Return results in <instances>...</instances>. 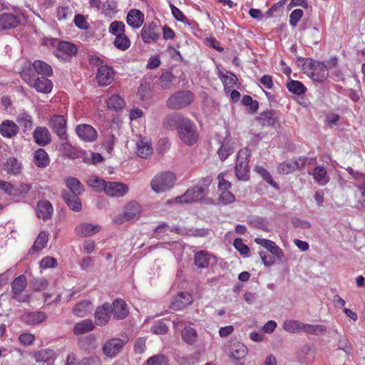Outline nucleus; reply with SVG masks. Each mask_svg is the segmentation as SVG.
Returning <instances> with one entry per match:
<instances>
[{
  "label": "nucleus",
  "instance_id": "1",
  "mask_svg": "<svg viewBox=\"0 0 365 365\" xmlns=\"http://www.w3.org/2000/svg\"><path fill=\"white\" fill-rule=\"evenodd\" d=\"M304 72L313 81L317 82L324 81L329 76L327 66L320 61L307 59L304 64Z\"/></svg>",
  "mask_w": 365,
  "mask_h": 365
},
{
  "label": "nucleus",
  "instance_id": "2",
  "mask_svg": "<svg viewBox=\"0 0 365 365\" xmlns=\"http://www.w3.org/2000/svg\"><path fill=\"white\" fill-rule=\"evenodd\" d=\"M175 180V175L173 173H160L157 174L151 180V188L156 193L164 192L173 187Z\"/></svg>",
  "mask_w": 365,
  "mask_h": 365
},
{
  "label": "nucleus",
  "instance_id": "3",
  "mask_svg": "<svg viewBox=\"0 0 365 365\" xmlns=\"http://www.w3.org/2000/svg\"><path fill=\"white\" fill-rule=\"evenodd\" d=\"M194 100V94L190 91L175 93L167 100V106L172 110H180L190 106Z\"/></svg>",
  "mask_w": 365,
  "mask_h": 365
},
{
  "label": "nucleus",
  "instance_id": "4",
  "mask_svg": "<svg viewBox=\"0 0 365 365\" xmlns=\"http://www.w3.org/2000/svg\"><path fill=\"white\" fill-rule=\"evenodd\" d=\"M179 138L185 144H195L199 137L195 124L189 118H186L178 130Z\"/></svg>",
  "mask_w": 365,
  "mask_h": 365
},
{
  "label": "nucleus",
  "instance_id": "5",
  "mask_svg": "<svg viewBox=\"0 0 365 365\" xmlns=\"http://www.w3.org/2000/svg\"><path fill=\"white\" fill-rule=\"evenodd\" d=\"M203 183V186L197 185L187 189L182 195L177 197L175 201L179 203H190L202 200L205 196V187L210 183V180L205 179Z\"/></svg>",
  "mask_w": 365,
  "mask_h": 365
},
{
  "label": "nucleus",
  "instance_id": "6",
  "mask_svg": "<svg viewBox=\"0 0 365 365\" xmlns=\"http://www.w3.org/2000/svg\"><path fill=\"white\" fill-rule=\"evenodd\" d=\"M250 155V152L247 148H242L237 153L235 175L239 180H247L248 179V161Z\"/></svg>",
  "mask_w": 365,
  "mask_h": 365
},
{
  "label": "nucleus",
  "instance_id": "7",
  "mask_svg": "<svg viewBox=\"0 0 365 365\" xmlns=\"http://www.w3.org/2000/svg\"><path fill=\"white\" fill-rule=\"evenodd\" d=\"M27 285V280L24 275H20L16 277L11 283L12 298L19 302H26L29 299V296L23 294V292Z\"/></svg>",
  "mask_w": 365,
  "mask_h": 365
},
{
  "label": "nucleus",
  "instance_id": "8",
  "mask_svg": "<svg viewBox=\"0 0 365 365\" xmlns=\"http://www.w3.org/2000/svg\"><path fill=\"white\" fill-rule=\"evenodd\" d=\"M21 76L26 82L34 87L38 92L48 93L51 91L53 83L48 78L39 77L36 79H31L25 71H23Z\"/></svg>",
  "mask_w": 365,
  "mask_h": 365
},
{
  "label": "nucleus",
  "instance_id": "9",
  "mask_svg": "<svg viewBox=\"0 0 365 365\" xmlns=\"http://www.w3.org/2000/svg\"><path fill=\"white\" fill-rule=\"evenodd\" d=\"M126 341L120 338H112L105 342L103 346V354L109 358H113L122 351Z\"/></svg>",
  "mask_w": 365,
  "mask_h": 365
},
{
  "label": "nucleus",
  "instance_id": "10",
  "mask_svg": "<svg viewBox=\"0 0 365 365\" xmlns=\"http://www.w3.org/2000/svg\"><path fill=\"white\" fill-rule=\"evenodd\" d=\"M129 190L128 185L121 182H108L104 192L110 197H122Z\"/></svg>",
  "mask_w": 365,
  "mask_h": 365
},
{
  "label": "nucleus",
  "instance_id": "11",
  "mask_svg": "<svg viewBox=\"0 0 365 365\" xmlns=\"http://www.w3.org/2000/svg\"><path fill=\"white\" fill-rule=\"evenodd\" d=\"M187 118L180 113H173L167 115L163 120L162 126L167 130H179V127Z\"/></svg>",
  "mask_w": 365,
  "mask_h": 365
},
{
  "label": "nucleus",
  "instance_id": "12",
  "mask_svg": "<svg viewBox=\"0 0 365 365\" xmlns=\"http://www.w3.org/2000/svg\"><path fill=\"white\" fill-rule=\"evenodd\" d=\"M112 312L113 307L110 303L98 307L95 312V323L98 326H105L109 322Z\"/></svg>",
  "mask_w": 365,
  "mask_h": 365
},
{
  "label": "nucleus",
  "instance_id": "13",
  "mask_svg": "<svg viewBox=\"0 0 365 365\" xmlns=\"http://www.w3.org/2000/svg\"><path fill=\"white\" fill-rule=\"evenodd\" d=\"M50 127L62 140L66 139V120L63 115H54L49 120Z\"/></svg>",
  "mask_w": 365,
  "mask_h": 365
},
{
  "label": "nucleus",
  "instance_id": "14",
  "mask_svg": "<svg viewBox=\"0 0 365 365\" xmlns=\"http://www.w3.org/2000/svg\"><path fill=\"white\" fill-rule=\"evenodd\" d=\"M115 73L113 69L107 66H100L96 74V81L101 86H106L110 84L114 79Z\"/></svg>",
  "mask_w": 365,
  "mask_h": 365
},
{
  "label": "nucleus",
  "instance_id": "15",
  "mask_svg": "<svg viewBox=\"0 0 365 365\" xmlns=\"http://www.w3.org/2000/svg\"><path fill=\"white\" fill-rule=\"evenodd\" d=\"M135 153L141 158H146L153 153V148L150 140L142 135H139L136 140Z\"/></svg>",
  "mask_w": 365,
  "mask_h": 365
},
{
  "label": "nucleus",
  "instance_id": "16",
  "mask_svg": "<svg viewBox=\"0 0 365 365\" xmlns=\"http://www.w3.org/2000/svg\"><path fill=\"white\" fill-rule=\"evenodd\" d=\"M20 24L19 16L12 13L0 14V31L10 30L16 28Z\"/></svg>",
  "mask_w": 365,
  "mask_h": 365
},
{
  "label": "nucleus",
  "instance_id": "17",
  "mask_svg": "<svg viewBox=\"0 0 365 365\" xmlns=\"http://www.w3.org/2000/svg\"><path fill=\"white\" fill-rule=\"evenodd\" d=\"M78 136L86 142H93L97 139V131L90 125H78L76 129Z\"/></svg>",
  "mask_w": 365,
  "mask_h": 365
},
{
  "label": "nucleus",
  "instance_id": "18",
  "mask_svg": "<svg viewBox=\"0 0 365 365\" xmlns=\"http://www.w3.org/2000/svg\"><path fill=\"white\" fill-rule=\"evenodd\" d=\"M159 37L158 27L153 24H145L141 29V38L144 43H150L156 42Z\"/></svg>",
  "mask_w": 365,
  "mask_h": 365
},
{
  "label": "nucleus",
  "instance_id": "19",
  "mask_svg": "<svg viewBox=\"0 0 365 365\" xmlns=\"http://www.w3.org/2000/svg\"><path fill=\"white\" fill-rule=\"evenodd\" d=\"M192 303V297L187 292H181L176 296L170 304V308L174 311L181 310Z\"/></svg>",
  "mask_w": 365,
  "mask_h": 365
},
{
  "label": "nucleus",
  "instance_id": "20",
  "mask_svg": "<svg viewBox=\"0 0 365 365\" xmlns=\"http://www.w3.org/2000/svg\"><path fill=\"white\" fill-rule=\"evenodd\" d=\"M33 138L36 144L40 146L48 145L51 140V135L46 127L38 126L33 133Z\"/></svg>",
  "mask_w": 365,
  "mask_h": 365
},
{
  "label": "nucleus",
  "instance_id": "21",
  "mask_svg": "<svg viewBox=\"0 0 365 365\" xmlns=\"http://www.w3.org/2000/svg\"><path fill=\"white\" fill-rule=\"evenodd\" d=\"M255 242L257 245H259L266 248L272 253V255H275L278 259H281L284 257L282 250L278 247L273 241L257 237L255 239Z\"/></svg>",
  "mask_w": 365,
  "mask_h": 365
},
{
  "label": "nucleus",
  "instance_id": "22",
  "mask_svg": "<svg viewBox=\"0 0 365 365\" xmlns=\"http://www.w3.org/2000/svg\"><path fill=\"white\" fill-rule=\"evenodd\" d=\"M101 229L98 225L84 222L76 227V232L78 235L88 237L99 232Z\"/></svg>",
  "mask_w": 365,
  "mask_h": 365
},
{
  "label": "nucleus",
  "instance_id": "23",
  "mask_svg": "<svg viewBox=\"0 0 365 365\" xmlns=\"http://www.w3.org/2000/svg\"><path fill=\"white\" fill-rule=\"evenodd\" d=\"M53 212V206L48 200H41L38 202L36 212L38 218L46 220L51 217Z\"/></svg>",
  "mask_w": 365,
  "mask_h": 365
},
{
  "label": "nucleus",
  "instance_id": "24",
  "mask_svg": "<svg viewBox=\"0 0 365 365\" xmlns=\"http://www.w3.org/2000/svg\"><path fill=\"white\" fill-rule=\"evenodd\" d=\"M77 52L76 46L68 41L60 42L56 51H55V56L58 58H63V54L68 56H73Z\"/></svg>",
  "mask_w": 365,
  "mask_h": 365
},
{
  "label": "nucleus",
  "instance_id": "25",
  "mask_svg": "<svg viewBox=\"0 0 365 365\" xmlns=\"http://www.w3.org/2000/svg\"><path fill=\"white\" fill-rule=\"evenodd\" d=\"M19 130L18 125L12 120H4L0 125V133L5 138H12L19 133Z\"/></svg>",
  "mask_w": 365,
  "mask_h": 365
},
{
  "label": "nucleus",
  "instance_id": "26",
  "mask_svg": "<svg viewBox=\"0 0 365 365\" xmlns=\"http://www.w3.org/2000/svg\"><path fill=\"white\" fill-rule=\"evenodd\" d=\"M144 22V14L138 9L130 10L127 15L128 24L135 29L142 26Z\"/></svg>",
  "mask_w": 365,
  "mask_h": 365
},
{
  "label": "nucleus",
  "instance_id": "27",
  "mask_svg": "<svg viewBox=\"0 0 365 365\" xmlns=\"http://www.w3.org/2000/svg\"><path fill=\"white\" fill-rule=\"evenodd\" d=\"M113 316L117 319H123L128 314L126 303L122 299H115L111 304Z\"/></svg>",
  "mask_w": 365,
  "mask_h": 365
},
{
  "label": "nucleus",
  "instance_id": "28",
  "mask_svg": "<svg viewBox=\"0 0 365 365\" xmlns=\"http://www.w3.org/2000/svg\"><path fill=\"white\" fill-rule=\"evenodd\" d=\"M4 170L9 175H17L21 172V163L16 158H9L4 163Z\"/></svg>",
  "mask_w": 365,
  "mask_h": 365
},
{
  "label": "nucleus",
  "instance_id": "29",
  "mask_svg": "<svg viewBox=\"0 0 365 365\" xmlns=\"http://www.w3.org/2000/svg\"><path fill=\"white\" fill-rule=\"evenodd\" d=\"M46 319L45 313L42 312H26L21 315V319L28 324H37Z\"/></svg>",
  "mask_w": 365,
  "mask_h": 365
},
{
  "label": "nucleus",
  "instance_id": "30",
  "mask_svg": "<svg viewBox=\"0 0 365 365\" xmlns=\"http://www.w3.org/2000/svg\"><path fill=\"white\" fill-rule=\"evenodd\" d=\"M141 206L135 201L129 202L124 207L127 219L130 220L138 219L141 213Z\"/></svg>",
  "mask_w": 365,
  "mask_h": 365
},
{
  "label": "nucleus",
  "instance_id": "31",
  "mask_svg": "<svg viewBox=\"0 0 365 365\" xmlns=\"http://www.w3.org/2000/svg\"><path fill=\"white\" fill-rule=\"evenodd\" d=\"M36 361L43 362L46 365H53L55 361V353L51 349H42L34 355Z\"/></svg>",
  "mask_w": 365,
  "mask_h": 365
},
{
  "label": "nucleus",
  "instance_id": "32",
  "mask_svg": "<svg viewBox=\"0 0 365 365\" xmlns=\"http://www.w3.org/2000/svg\"><path fill=\"white\" fill-rule=\"evenodd\" d=\"M247 354V348L241 342H235L230 347L229 356L235 359H243Z\"/></svg>",
  "mask_w": 365,
  "mask_h": 365
},
{
  "label": "nucleus",
  "instance_id": "33",
  "mask_svg": "<svg viewBox=\"0 0 365 365\" xmlns=\"http://www.w3.org/2000/svg\"><path fill=\"white\" fill-rule=\"evenodd\" d=\"M212 258L214 257L208 252L205 250L199 251L195 255V264L199 268L207 267Z\"/></svg>",
  "mask_w": 365,
  "mask_h": 365
},
{
  "label": "nucleus",
  "instance_id": "34",
  "mask_svg": "<svg viewBox=\"0 0 365 365\" xmlns=\"http://www.w3.org/2000/svg\"><path fill=\"white\" fill-rule=\"evenodd\" d=\"M312 175L316 182L321 186L326 185L329 182V177L323 166H317L312 171Z\"/></svg>",
  "mask_w": 365,
  "mask_h": 365
},
{
  "label": "nucleus",
  "instance_id": "35",
  "mask_svg": "<svg viewBox=\"0 0 365 365\" xmlns=\"http://www.w3.org/2000/svg\"><path fill=\"white\" fill-rule=\"evenodd\" d=\"M94 323L91 319H84L76 323L73 327V333L76 335H81L93 330Z\"/></svg>",
  "mask_w": 365,
  "mask_h": 365
},
{
  "label": "nucleus",
  "instance_id": "36",
  "mask_svg": "<svg viewBox=\"0 0 365 365\" xmlns=\"http://www.w3.org/2000/svg\"><path fill=\"white\" fill-rule=\"evenodd\" d=\"M35 165L39 168H45L49 164V158L47 153L43 148H38L34 153Z\"/></svg>",
  "mask_w": 365,
  "mask_h": 365
},
{
  "label": "nucleus",
  "instance_id": "37",
  "mask_svg": "<svg viewBox=\"0 0 365 365\" xmlns=\"http://www.w3.org/2000/svg\"><path fill=\"white\" fill-rule=\"evenodd\" d=\"M218 76L224 85L225 90L230 91V89L236 84L237 81V78L235 75L227 71L225 73L219 70Z\"/></svg>",
  "mask_w": 365,
  "mask_h": 365
},
{
  "label": "nucleus",
  "instance_id": "38",
  "mask_svg": "<svg viewBox=\"0 0 365 365\" xmlns=\"http://www.w3.org/2000/svg\"><path fill=\"white\" fill-rule=\"evenodd\" d=\"M91 311V303L88 300L76 304L73 309V313L79 317H83Z\"/></svg>",
  "mask_w": 365,
  "mask_h": 365
},
{
  "label": "nucleus",
  "instance_id": "39",
  "mask_svg": "<svg viewBox=\"0 0 365 365\" xmlns=\"http://www.w3.org/2000/svg\"><path fill=\"white\" fill-rule=\"evenodd\" d=\"M79 195H71L70 193H64L63 195V199L67 203L68 206L76 212H78L81 210L82 205L80 199L78 198Z\"/></svg>",
  "mask_w": 365,
  "mask_h": 365
},
{
  "label": "nucleus",
  "instance_id": "40",
  "mask_svg": "<svg viewBox=\"0 0 365 365\" xmlns=\"http://www.w3.org/2000/svg\"><path fill=\"white\" fill-rule=\"evenodd\" d=\"M16 121L24 128V131L30 130L33 127L32 118L31 115L26 111H22L18 114Z\"/></svg>",
  "mask_w": 365,
  "mask_h": 365
},
{
  "label": "nucleus",
  "instance_id": "41",
  "mask_svg": "<svg viewBox=\"0 0 365 365\" xmlns=\"http://www.w3.org/2000/svg\"><path fill=\"white\" fill-rule=\"evenodd\" d=\"M108 182L96 176L91 175L87 180V184L96 192H104Z\"/></svg>",
  "mask_w": 365,
  "mask_h": 365
},
{
  "label": "nucleus",
  "instance_id": "42",
  "mask_svg": "<svg viewBox=\"0 0 365 365\" xmlns=\"http://www.w3.org/2000/svg\"><path fill=\"white\" fill-rule=\"evenodd\" d=\"M33 67L40 75L51 76L53 74L52 68L44 61L36 60L34 62Z\"/></svg>",
  "mask_w": 365,
  "mask_h": 365
},
{
  "label": "nucleus",
  "instance_id": "43",
  "mask_svg": "<svg viewBox=\"0 0 365 365\" xmlns=\"http://www.w3.org/2000/svg\"><path fill=\"white\" fill-rule=\"evenodd\" d=\"M66 184L71 195H81L83 192V187L77 178H68L66 180Z\"/></svg>",
  "mask_w": 365,
  "mask_h": 365
},
{
  "label": "nucleus",
  "instance_id": "44",
  "mask_svg": "<svg viewBox=\"0 0 365 365\" xmlns=\"http://www.w3.org/2000/svg\"><path fill=\"white\" fill-rule=\"evenodd\" d=\"M303 322L295 319L285 320L282 327L284 330L289 333H297L302 331Z\"/></svg>",
  "mask_w": 365,
  "mask_h": 365
},
{
  "label": "nucleus",
  "instance_id": "45",
  "mask_svg": "<svg viewBox=\"0 0 365 365\" xmlns=\"http://www.w3.org/2000/svg\"><path fill=\"white\" fill-rule=\"evenodd\" d=\"M48 240V234L46 231L41 232L36 241L34 242V244L32 247V251L33 252H38L43 249L46 245H47Z\"/></svg>",
  "mask_w": 365,
  "mask_h": 365
},
{
  "label": "nucleus",
  "instance_id": "46",
  "mask_svg": "<svg viewBox=\"0 0 365 365\" xmlns=\"http://www.w3.org/2000/svg\"><path fill=\"white\" fill-rule=\"evenodd\" d=\"M182 340L187 344L192 345L195 344L197 341V331L192 327H185L182 331Z\"/></svg>",
  "mask_w": 365,
  "mask_h": 365
},
{
  "label": "nucleus",
  "instance_id": "47",
  "mask_svg": "<svg viewBox=\"0 0 365 365\" xmlns=\"http://www.w3.org/2000/svg\"><path fill=\"white\" fill-rule=\"evenodd\" d=\"M326 329L323 325L320 324H310L303 323L302 331L309 334L318 335L325 331Z\"/></svg>",
  "mask_w": 365,
  "mask_h": 365
},
{
  "label": "nucleus",
  "instance_id": "48",
  "mask_svg": "<svg viewBox=\"0 0 365 365\" xmlns=\"http://www.w3.org/2000/svg\"><path fill=\"white\" fill-rule=\"evenodd\" d=\"M287 88L289 91L297 94L302 95L305 93V86L299 81L290 80L287 83Z\"/></svg>",
  "mask_w": 365,
  "mask_h": 365
},
{
  "label": "nucleus",
  "instance_id": "49",
  "mask_svg": "<svg viewBox=\"0 0 365 365\" xmlns=\"http://www.w3.org/2000/svg\"><path fill=\"white\" fill-rule=\"evenodd\" d=\"M114 46L121 51H125L130 46V41L125 34L118 35L113 42Z\"/></svg>",
  "mask_w": 365,
  "mask_h": 365
},
{
  "label": "nucleus",
  "instance_id": "50",
  "mask_svg": "<svg viewBox=\"0 0 365 365\" xmlns=\"http://www.w3.org/2000/svg\"><path fill=\"white\" fill-rule=\"evenodd\" d=\"M232 152L233 147L230 140H225L218 150V155L222 160H225Z\"/></svg>",
  "mask_w": 365,
  "mask_h": 365
},
{
  "label": "nucleus",
  "instance_id": "51",
  "mask_svg": "<svg viewBox=\"0 0 365 365\" xmlns=\"http://www.w3.org/2000/svg\"><path fill=\"white\" fill-rule=\"evenodd\" d=\"M108 31L115 36L123 34L125 33V24L123 21H114L110 24Z\"/></svg>",
  "mask_w": 365,
  "mask_h": 365
},
{
  "label": "nucleus",
  "instance_id": "52",
  "mask_svg": "<svg viewBox=\"0 0 365 365\" xmlns=\"http://www.w3.org/2000/svg\"><path fill=\"white\" fill-rule=\"evenodd\" d=\"M124 104L123 99L119 95H113L108 101V106L109 108L115 110L120 109Z\"/></svg>",
  "mask_w": 365,
  "mask_h": 365
},
{
  "label": "nucleus",
  "instance_id": "53",
  "mask_svg": "<svg viewBox=\"0 0 365 365\" xmlns=\"http://www.w3.org/2000/svg\"><path fill=\"white\" fill-rule=\"evenodd\" d=\"M147 365H167L168 358L163 354H157L148 359Z\"/></svg>",
  "mask_w": 365,
  "mask_h": 365
},
{
  "label": "nucleus",
  "instance_id": "54",
  "mask_svg": "<svg viewBox=\"0 0 365 365\" xmlns=\"http://www.w3.org/2000/svg\"><path fill=\"white\" fill-rule=\"evenodd\" d=\"M71 15L72 11L68 6H59L56 9V16L59 21L66 20Z\"/></svg>",
  "mask_w": 365,
  "mask_h": 365
},
{
  "label": "nucleus",
  "instance_id": "55",
  "mask_svg": "<svg viewBox=\"0 0 365 365\" xmlns=\"http://www.w3.org/2000/svg\"><path fill=\"white\" fill-rule=\"evenodd\" d=\"M303 14V11L299 9H297L292 11L289 16V24L292 26L295 27L302 19Z\"/></svg>",
  "mask_w": 365,
  "mask_h": 365
},
{
  "label": "nucleus",
  "instance_id": "56",
  "mask_svg": "<svg viewBox=\"0 0 365 365\" xmlns=\"http://www.w3.org/2000/svg\"><path fill=\"white\" fill-rule=\"evenodd\" d=\"M151 331L155 334H165L168 331V327L163 322H157L151 327Z\"/></svg>",
  "mask_w": 365,
  "mask_h": 365
},
{
  "label": "nucleus",
  "instance_id": "57",
  "mask_svg": "<svg viewBox=\"0 0 365 365\" xmlns=\"http://www.w3.org/2000/svg\"><path fill=\"white\" fill-rule=\"evenodd\" d=\"M235 248L242 255H247L250 252L249 247L243 243L240 238L235 239L233 242Z\"/></svg>",
  "mask_w": 365,
  "mask_h": 365
},
{
  "label": "nucleus",
  "instance_id": "58",
  "mask_svg": "<svg viewBox=\"0 0 365 365\" xmlns=\"http://www.w3.org/2000/svg\"><path fill=\"white\" fill-rule=\"evenodd\" d=\"M219 200L224 205L233 202L235 200V195L229 190L222 191Z\"/></svg>",
  "mask_w": 365,
  "mask_h": 365
},
{
  "label": "nucleus",
  "instance_id": "59",
  "mask_svg": "<svg viewBox=\"0 0 365 365\" xmlns=\"http://www.w3.org/2000/svg\"><path fill=\"white\" fill-rule=\"evenodd\" d=\"M255 170L266 182H267L268 183L273 186L276 185V183L272 180L271 175L265 168H264L262 166H257L256 167Z\"/></svg>",
  "mask_w": 365,
  "mask_h": 365
},
{
  "label": "nucleus",
  "instance_id": "60",
  "mask_svg": "<svg viewBox=\"0 0 365 365\" xmlns=\"http://www.w3.org/2000/svg\"><path fill=\"white\" fill-rule=\"evenodd\" d=\"M242 103L244 106H250V109L255 112L259 107L258 102L252 99L250 96H244L242 99Z\"/></svg>",
  "mask_w": 365,
  "mask_h": 365
},
{
  "label": "nucleus",
  "instance_id": "61",
  "mask_svg": "<svg viewBox=\"0 0 365 365\" xmlns=\"http://www.w3.org/2000/svg\"><path fill=\"white\" fill-rule=\"evenodd\" d=\"M173 76L170 72L163 73L160 76V81L161 86L165 88H169L170 87L171 82Z\"/></svg>",
  "mask_w": 365,
  "mask_h": 365
},
{
  "label": "nucleus",
  "instance_id": "62",
  "mask_svg": "<svg viewBox=\"0 0 365 365\" xmlns=\"http://www.w3.org/2000/svg\"><path fill=\"white\" fill-rule=\"evenodd\" d=\"M294 170L290 160H287L279 165L278 173L282 175H287Z\"/></svg>",
  "mask_w": 365,
  "mask_h": 365
},
{
  "label": "nucleus",
  "instance_id": "63",
  "mask_svg": "<svg viewBox=\"0 0 365 365\" xmlns=\"http://www.w3.org/2000/svg\"><path fill=\"white\" fill-rule=\"evenodd\" d=\"M56 264V259L51 257H43L40 262V266L43 269L53 268Z\"/></svg>",
  "mask_w": 365,
  "mask_h": 365
},
{
  "label": "nucleus",
  "instance_id": "64",
  "mask_svg": "<svg viewBox=\"0 0 365 365\" xmlns=\"http://www.w3.org/2000/svg\"><path fill=\"white\" fill-rule=\"evenodd\" d=\"M32 185L28 183H21L19 187L16 190L15 195H19L21 197H25L29 192L31 190Z\"/></svg>",
  "mask_w": 365,
  "mask_h": 365
}]
</instances>
